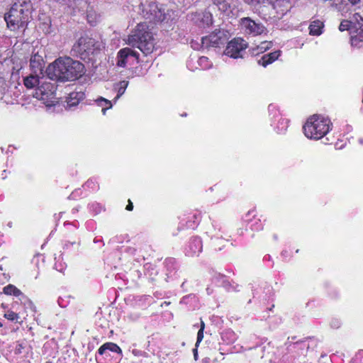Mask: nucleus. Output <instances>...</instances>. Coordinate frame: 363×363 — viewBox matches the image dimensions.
<instances>
[{
	"label": "nucleus",
	"instance_id": "nucleus-22",
	"mask_svg": "<svg viewBox=\"0 0 363 363\" xmlns=\"http://www.w3.org/2000/svg\"><path fill=\"white\" fill-rule=\"evenodd\" d=\"M39 73H32L24 77L23 84L27 89H33L40 83Z\"/></svg>",
	"mask_w": 363,
	"mask_h": 363
},
{
	"label": "nucleus",
	"instance_id": "nucleus-31",
	"mask_svg": "<svg viewBox=\"0 0 363 363\" xmlns=\"http://www.w3.org/2000/svg\"><path fill=\"white\" fill-rule=\"evenodd\" d=\"M256 211L255 209L250 210L244 216V221L246 223H250L252 221V218H255L256 217Z\"/></svg>",
	"mask_w": 363,
	"mask_h": 363
},
{
	"label": "nucleus",
	"instance_id": "nucleus-18",
	"mask_svg": "<svg viewBox=\"0 0 363 363\" xmlns=\"http://www.w3.org/2000/svg\"><path fill=\"white\" fill-rule=\"evenodd\" d=\"M324 23L318 19L312 21L308 26L311 35L319 36L323 33Z\"/></svg>",
	"mask_w": 363,
	"mask_h": 363
},
{
	"label": "nucleus",
	"instance_id": "nucleus-30",
	"mask_svg": "<svg viewBox=\"0 0 363 363\" xmlns=\"http://www.w3.org/2000/svg\"><path fill=\"white\" fill-rule=\"evenodd\" d=\"M128 82L126 81H122L119 83V87L118 89V94L116 99L119 98L125 91Z\"/></svg>",
	"mask_w": 363,
	"mask_h": 363
},
{
	"label": "nucleus",
	"instance_id": "nucleus-13",
	"mask_svg": "<svg viewBox=\"0 0 363 363\" xmlns=\"http://www.w3.org/2000/svg\"><path fill=\"white\" fill-rule=\"evenodd\" d=\"M202 249L203 244L201 239L198 236L192 237L185 248V254L188 257H196L201 252Z\"/></svg>",
	"mask_w": 363,
	"mask_h": 363
},
{
	"label": "nucleus",
	"instance_id": "nucleus-19",
	"mask_svg": "<svg viewBox=\"0 0 363 363\" xmlns=\"http://www.w3.org/2000/svg\"><path fill=\"white\" fill-rule=\"evenodd\" d=\"M85 97V94L82 91H73L69 94L67 99V106L69 107L75 106L79 104Z\"/></svg>",
	"mask_w": 363,
	"mask_h": 363
},
{
	"label": "nucleus",
	"instance_id": "nucleus-34",
	"mask_svg": "<svg viewBox=\"0 0 363 363\" xmlns=\"http://www.w3.org/2000/svg\"><path fill=\"white\" fill-rule=\"evenodd\" d=\"M203 330H199L198 333H197V339H196V347H198L199 344L201 343V342L203 340Z\"/></svg>",
	"mask_w": 363,
	"mask_h": 363
},
{
	"label": "nucleus",
	"instance_id": "nucleus-27",
	"mask_svg": "<svg viewBox=\"0 0 363 363\" xmlns=\"http://www.w3.org/2000/svg\"><path fill=\"white\" fill-rule=\"evenodd\" d=\"M354 26V22H352L348 20H343L341 21L339 26V30L340 31L349 30L350 34L352 35V31Z\"/></svg>",
	"mask_w": 363,
	"mask_h": 363
},
{
	"label": "nucleus",
	"instance_id": "nucleus-28",
	"mask_svg": "<svg viewBox=\"0 0 363 363\" xmlns=\"http://www.w3.org/2000/svg\"><path fill=\"white\" fill-rule=\"evenodd\" d=\"M4 317L11 321H18L20 318V315L18 313L13 311L11 309L7 310L4 314Z\"/></svg>",
	"mask_w": 363,
	"mask_h": 363
},
{
	"label": "nucleus",
	"instance_id": "nucleus-24",
	"mask_svg": "<svg viewBox=\"0 0 363 363\" xmlns=\"http://www.w3.org/2000/svg\"><path fill=\"white\" fill-rule=\"evenodd\" d=\"M19 301L21 302V304L25 308H29L33 311H35V306L33 302L31 301L30 298L28 297L26 294H24L21 291V294L18 296H16Z\"/></svg>",
	"mask_w": 363,
	"mask_h": 363
},
{
	"label": "nucleus",
	"instance_id": "nucleus-21",
	"mask_svg": "<svg viewBox=\"0 0 363 363\" xmlns=\"http://www.w3.org/2000/svg\"><path fill=\"white\" fill-rule=\"evenodd\" d=\"M129 48H123L121 49L117 53V62L116 65L119 67H125L129 57Z\"/></svg>",
	"mask_w": 363,
	"mask_h": 363
},
{
	"label": "nucleus",
	"instance_id": "nucleus-33",
	"mask_svg": "<svg viewBox=\"0 0 363 363\" xmlns=\"http://www.w3.org/2000/svg\"><path fill=\"white\" fill-rule=\"evenodd\" d=\"M129 57H133L136 60V62L138 63L140 61V54L135 51L133 50L132 48H129Z\"/></svg>",
	"mask_w": 363,
	"mask_h": 363
},
{
	"label": "nucleus",
	"instance_id": "nucleus-35",
	"mask_svg": "<svg viewBox=\"0 0 363 363\" xmlns=\"http://www.w3.org/2000/svg\"><path fill=\"white\" fill-rule=\"evenodd\" d=\"M199 63L200 65L206 64V67H208V66H209V60H208V58L207 57L202 56V57H199Z\"/></svg>",
	"mask_w": 363,
	"mask_h": 363
},
{
	"label": "nucleus",
	"instance_id": "nucleus-43",
	"mask_svg": "<svg viewBox=\"0 0 363 363\" xmlns=\"http://www.w3.org/2000/svg\"><path fill=\"white\" fill-rule=\"evenodd\" d=\"M0 327H3V323L0 321Z\"/></svg>",
	"mask_w": 363,
	"mask_h": 363
},
{
	"label": "nucleus",
	"instance_id": "nucleus-14",
	"mask_svg": "<svg viewBox=\"0 0 363 363\" xmlns=\"http://www.w3.org/2000/svg\"><path fill=\"white\" fill-rule=\"evenodd\" d=\"M268 2L275 10L277 17L279 18L286 14L292 7L290 0H268Z\"/></svg>",
	"mask_w": 363,
	"mask_h": 363
},
{
	"label": "nucleus",
	"instance_id": "nucleus-42",
	"mask_svg": "<svg viewBox=\"0 0 363 363\" xmlns=\"http://www.w3.org/2000/svg\"><path fill=\"white\" fill-rule=\"evenodd\" d=\"M194 357H196L197 355V349L196 348L194 350Z\"/></svg>",
	"mask_w": 363,
	"mask_h": 363
},
{
	"label": "nucleus",
	"instance_id": "nucleus-6",
	"mask_svg": "<svg viewBox=\"0 0 363 363\" xmlns=\"http://www.w3.org/2000/svg\"><path fill=\"white\" fill-rule=\"evenodd\" d=\"M140 7L143 16L150 22L156 23L164 21L165 14L158 8L155 2L145 1L140 4Z\"/></svg>",
	"mask_w": 363,
	"mask_h": 363
},
{
	"label": "nucleus",
	"instance_id": "nucleus-25",
	"mask_svg": "<svg viewBox=\"0 0 363 363\" xmlns=\"http://www.w3.org/2000/svg\"><path fill=\"white\" fill-rule=\"evenodd\" d=\"M3 293L7 296L16 297L21 294V291L15 285L9 284L3 288Z\"/></svg>",
	"mask_w": 363,
	"mask_h": 363
},
{
	"label": "nucleus",
	"instance_id": "nucleus-5",
	"mask_svg": "<svg viewBox=\"0 0 363 363\" xmlns=\"http://www.w3.org/2000/svg\"><path fill=\"white\" fill-rule=\"evenodd\" d=\"M99 50L98 42L88 35L80 37L73 45L72 51L82 60H90Z\"/></svg>",
	"mask_w": 363,
	"mask_h": 363
},
{
	"label": "nucleus",
	"instance_id": "nucleus-26",
	"mask_svg": "<svg viewBox=\"0 0 363 363\" xmlns=\"http://www.w3.org/2000/svg\"><path fill=\"white\" fill-rule=\"evenodd\" d=\"M230 1L231 0H212L213 4L223 12H226L230 9Z\"/></svg>",
	"mask_w": 363,
	"mask_h": 363
},
{
	"label": "nucleus",
	"instance_id": "nucleus-39",
	"mask_svg": "<svg viewBox=\"0 0 363 363\" xmlns=\"http://www.w3.org/2000/svg\"><path fill=\"white\" fill-rule=\"evenodd\" d=\"M204 329H205V323L203 322V320L202 319H201V323H200V328H199V330H201L204 331Z\"/></svg>",
	"mask_w": 363,
	"mask_h": 363
},
{
	"label": "nucleus",
	"instance_id": "nucleus-29",
	"mask_svg": "<svg viewBox=\"0 0 363 363\" xmlns=\"http://www.w3.org/2000/svg\"><path fill=\"white\" fill-rule=\"evenodd\" d=\"M98 101L100 104V105L103 106V108H102L103 114H105L106 111L108 109L111 108V107H112L111 102L103 97H101L100 99H99Z\"/></svg>",
	"mask_w": 363,
	"mask_h": 363
},
{
	"label": "nucleus",
	"instance_id": "nucleus-32",
	"mask_svg": "<svg viewBox=\"0 0 363 363\" xmlns=\"http://www.w3.org/2000/svg\"><path fill=\"white\" fill-rule=\"evenodd\" d=\"M245 3L252 6H257L260 4H264L266 2H268V0H244Z\"/></svg>",
	"mask_w": 363,
	"mask_h": 363
},
{
	"label": "nucleus",
	"instance_id": "nucleus-1",
	"mask_svg": "<svg viewBox=\"0 0 363 363\" xmlns=\"http://www.w3.org/2000/svg\"><path fill=\"white\" fill-rule=\"evenodd\" d=\"M50 79L60 82L74 81L81 77L85 72L84 65L69 57L56 59L47 68Z\"/></svg>",
	"mask_w": 363,
	"mask_h": 363
},
{
	"label": "nucleus",
	"instance_id": "nucleus-4",
	"mask_svg": "<svg viewBox=\"0 0 363 363\" xmlns=\"http://www.w3.org/2000/svg\"><path fill=\"white\" fill-rule=\"evenodd\" d=\"M28 10H25L21 4L15 3L4 16L7 27L13 31L23 28L28 22Z\"/></svg>",
	"mask_w": 363,
	"mask_h": 363
},
{
	"label": "nucleus",
	"instance_id": "nucleus-9",
	"mask_svg": "<svg viewBox=\"0 0 363 363\" xmlns=\"http://www.w3.org/2000/svg\"><path fill=\"white\" fill-rule=\"evenodd\" d=\"M240 25L245 33L257 36L264 33L266 28L261 23H257L250 17L242 18Z\"/></svg>",
	"mask_w": 363,
	"mask_h": 363
},
{
	"label": "nucleus",
	"instance_id": "nucleus-12",
	"mask_svg": "<svg viewBox=\"0 0 363 363\" xmlns=\"http://www.w3.org/2000/svg\"><path fill=\"white\" fill-rule=\"evenodd\" d=\"M180 226L179 230L194 229L201 219L199 213H189L179 216Z\"/></svg>",
	"mask_w": 363,
	"mask_h": 363
},
{
	"label": "nucleus",
	"instance_id": "nucleus-3",
	"mask_svg": "<svg viewBox=\"0 0 363 363\" xmlns=\"http://www.w3.org/2000/svg\"><path fill=\"white\" fill-rule=\"evenodd\" d=\"M333 124L328 118L319 114L311 116L303 126L306 138L313 140L323 138L331 130Z\"/></svg>",
	"mask_w": 363,
	"mask_h": 363
},
{
	"label": "nucleus",
	"instance_id": "nucleus-38",
	"mask_svg": "<svg viewBox=\"0 0 363 363\" xmlns=\"http://www.w3.org/2000/svg\"><path fill=\"white\" fill-rule=\"evenodd\" d=\"M347 1L352 6H356L358 4H359L361 1V0H347Z\"/></svg>",
	"mask_w": 363,
	"mask_h": 363
},
{
	"label": "nucleus",
	"instance_id": "nucleus-23",
	"mask_svg": "<svg viewBox=\"0 0 363 363\" xmlns=\"http://www.w3.org/2000/svg\"><path fill=\"white\" fill-rule=\"evenodd\" d=\"M273 46L272 41H262L256 48L252 49V54L255 55L264 53L267 50L271 49Z\"/></svg>",
	"mask_w": 363,
	"mask_h": 363
},
{
	"label": "nucleus",
	"instance_id": "nucleus-36",
	"mask_svg": "<svg viewBox=\"0 0 363 363\" xmlns=\"http://www.w3.org/2000/svg\"><path fill=\"white\" fill-rule=\"evenodd\" d=\"M24 349V345L23 343H18L15 349V354H18L22 352V350Z\"/></svg>",
	"mask_w": 363,
	"mask_h": 363
},
{
	"label": "nucleus",
	"instance_id": "nucleus-2",
	"mask_svg": "<svg viewBox=\"0 0 363 363\" xmlns=\"http://www.w3.org/2000/svg\"><path fill=\"white\" fill-rule=\"evenodd\" d=\"M126 43L133 48H138L145 56L155 50V38L146 23H138L128 35Z\"/></svg>",
	"mask_w": 363,
	"mask_h": 363
},
{
	"label": "nucleus",
	"instance_id": "nucleus-8",
	"mask_svg": "<svg viewBox=\"0 0 363 363\" xmlns=\"http://www.w3.org/2000/svg\"><path fill=\"white\" fill-rule=\"evenodd\" d=\"M55 86L50 82H43L35 89V96L39 100L43 101L48 105L52 103L55 99Z\"/></svg>",
	"mask_w": 363,
	"mask_h": 363
},
{
	"label": "nucleus",
	"instance_id": "nucleus-41",
	"mask_svg": "<svg viewBox=\"0 0 363 363\" xmlns=\"http://www.w3.org/2000/svg\"><path fill=\"white\" fill-rule=\"evenodd\" d=\"M170 303H171V302H170V301H164V302H163V303L162 304V306L163 305L169 306V305H170Z\"/></svg>",
	"mask_w": 363,
	"mask_h": 363
},
{
	"label": "nucleus",
	"instance_id": "nucleus-37",
	"mask_svg": "<svg viewBox=\"0 0 363 363\" xmlns=\"http://www.w3.org/2000/svg\"><path fill=\"white\" fill-rule=\"evenodd\" d=\"M133 202L131 201L130 199H128V204H127V206L125 207V210H127L128 211H133Z\"/></svg>",
	"mask_w": 363,
	"mask_h": 363
},
{
	"label": "nucleus",
	"instance_id": "nucleus-40",
	"mask_svg": "<svg viewBox=\"0 0 363 363\" xmlns=\"http://www.w3.org/2000/svg\"><path fill=\"white\" fill-rule=\"evenodd\" d=\"M251 228L253 230H259L260 229H262V227L261 226V224L257 227H254L253 225H252Z\"/></svg>",
	"mask_w": 363,
	"mask_h": 363
},
{
	"label": "nucleus",
	"instance_id": "nucleus-20",
	"mask_svg": "<svg viewBox=\"0 0 363 363\" xmlns=\"http://www.w3.org/2000/svg\"><path fill=\"white\" fill-rule=\"evenodd\" d=\"M106 350L111 351L113 352L117 353L118 354H122L121 348L116 343L108 342L103 344L98 350V353L100 355H103Z\"/></svg>",
	"mask_w": 363,
	"mask_h": 363
},
{
	"label": "nucleus",
	"instance_id": "nucleus-16",
	"mask_svg": "<svg viewBox=\"0 0 363 363\" xmlns=\"http://www.w3.org/2000/svg\"><path fill=\"white\" fill-rule=\"evenodd\" d=\"M351 38L354 43L363 42V18L354 22Z\"/></svg>",
	"mask_w": 363,
	"mask_h": 363
},
{
	"label": "nucleus",
	"instance_id": "nucleus-17",
	"mask_svg": "<svg viewBox=\"0 0 363 363\" xmlns=\"http://www.w3.org/2000/svg\"><path fill=\"white\" fill-rule=\"evenodd\" d=\"M30 67L34 73L42 74L43 70V60L40 55H34L30 60Z\"/></svg>",
	"mask_w": 363,
	"mask_h": 363
},
{
	"label": "nucleus",
	"instance_id": "nucleus-11",
	"mask_svg": "<svg viewBox=\"0 0 363 363\" xmlns=\"http://www.w3.org/2000/svg\"><path fill=\"white\" fill-rule=\"evenodd\" d=\"M190 18L191 22L199 28H209L213 23V14L207 10L191 13Z\"/></svg>",
	"mask_w": 363,
	"mask_h": 363
},
{
	"label": "nucleus",
	"instance_id": "nucleus-7",
	"mask_svg": "<svg viewBox=\"0 0 363 363\" xmlns=\"http://www.w3.org/2000/svg\"><path fill=\"white\" fill-rule=\"evenodd\" d=\"M227 40L228 35L224 30L216 29L201 38V48L207 50L220 48L226 43Z\"/></svg>",
	"mask_w": 363,
	"mask_h": 363
},
{
	"label": "nucleus",
	"instance_id": "nucleus-15",
	"mask_svg": "<svg viewBox=\"0 0 363 363\" xmlns=\"http://www.w3.org/2000/svg\"><path fill=\"white\" fill-rule=\"evenodd\" d=\"M281 51L279 50L265 54L262 55L259 60H258L257 63L258 65L266 67L269 65H271L277 60L281 56Z\"/></svg>",
	"mask_w": 363,
	"mask_h": 363
},
{
	"label": "nucleus",
	"instance_id": "nucleus-10",
	"mask_svg": "<svg viewBox=\"0 0 363 363\" xmlns=\"http://www.w3.org/2000/svg\"><path fill=\"white\" fill-rule=\"evenodd\" d=\"M247 48V43L241 38H235L227 45L225 53L226 55L233 57H241V52Z\"/></svg>",
	"mask_w": 363,
	"mask_h": 363
}]
</instances>
